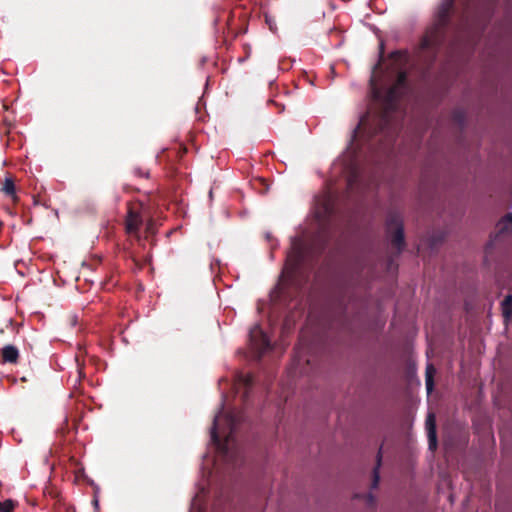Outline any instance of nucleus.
Here are the masks:
<instances>
[{"mask_svg": "<svg viewBox=\"0 0 512 512\" xmlns=\"http://www.w3.org/2000/svg\"><path fill=\"white\" fill-rule=\"evenodd\" d=\"M387 228L388 231L394 230L392 242L399 251L402 250L405 244V240L401 217L398 215L391 216L387 221Z\"/></svg>", "mask_w": 512, "mask_h": 512, "instance_id": "f257e3e1", "label": "nucleus"}, {"mask_svg": "<svg viewBox=\"0 0 512 512\" xmlns=\"http://www.w3.org/2000/svg\"><path fill=\"white\" fill-rule=\"evenodd\" d=\"M250 336L254 348L260 353L264 352L266 349L269 348L270 342L267 336L262 332V330L259 327H255L253 330H251Z\"/></svg>", "mask_w": 512, "mask_h": 512, "instance_id": "f03ea898", "label": "nucleus"}, {"mask_svg": "<svg viewBox=\"0 0 512 512\" xmlns=\"http://www.w3.org/2000/svg\"><path fill=\"white\" fill-rule=\"evenodd\" d=\"M425 427L428 436L429 449L434 450L437 446L436 417L433 413L427 415Z\"/></svg>", "mask_w": 512, "mask_h": 512, "instance_id": "7ed1b4c3", "label": "nucleus"}, {"mask_svg": "<svg viewBox=\"0 0 512 512\" xmlns=\"http://www.w3.org/2000/svg\"><path fill=\"white\" fill-rule=\"evenodd\" d=\"M141 217L138 213L129 210L127 219H126V229L129 233H135L138 231L141 225Z\"/></svg>", "mask_w": 512, "mask_h": 512, "instance_id": "20e7f679", "label": "nucleus"}, {"mask_svg": "<svg viewBox=\"0 0 512 512\" xmlns=\"http://www.w3.org/2000/svg\"><path fill=\"white\" fill-rule=\"evenodd\" d=\"M18 355V350L12 345H7L2 349V357L5 362H16Z\"/></svg>", "mask_w": 512, "mask_h": 512, "instance_id": "39448f33", "label": "nucleus"}, {"mask_svg": "<svg viewBox=\"0 0 512 512\" xmlns=\"http://www.w3.org/2000/svg\"><path fill=\"white\" fill-rule=\"evenodd\" d=\"M502 314L507 323L512 316V295H507L501 303Z\"/></svg>", "mask_w": 512, "mask_h": 512, "instance_id": "423d86ee", "label": "nucleus"}, {"mask_svg": "<svg viewBox=\"0 0 512 512\" xmlns=\"http://www.w3.org/2000/svg\"><path fill=\"white\" fill-rule=\"evenodd\" d=\"M435 374V367L432 364H428L426 367V389L428 394H430L433 391Z\"/></svg>", "mask_w": 512, "mask_h": 512, "instance_id": "0eeeda50", "label": "nucleus"}, {"mask_svg": "<svg viewBox=\"0 0 512 512\" xmlns=\"http://www.w3.org/2000/svg\"><path fill=\"white\" fill-rule=\"evenodd\" d=\"M219 419H220L219 416H216L215 419H214V423H213V426L211 428V438H212L214 443L218 444L221 447V449L225 450L226 449V445H228V443L230 441V436H227L225 444H223V445L220 444L219 435L217 433V425H218Z\"/></svg>", "mask_w": 512, "mask_h": 512, "instance_id": "6e6552de", "label": "nucleus"}, {"mask_svg": "<svg viewBox=\"0 0 512 512\" xmlns=\"http://www.w3.org/2000/svg\"><path fill=\"white\" fill-rule=\"evenodd\" d=\"M500 234H504L512 230V214H508L498 223Z\"/></svg>", "mask_w": 512, "mask_h": 512, "instance_id": "1a4fd4ad", "label": "nucleus"}, {"mask_svg": "<svg viewBox=\"0 0 512 512\" xmlns=\"http://www.w3.org/2000/svg\"><path fill=\"white\" fill-rule=\"evenodd\" d=\"M2 190L8 195H13L15 193V185L13 180L10 178H6L4 180Z\"/></svg>", "mask_w": 512, "mask_h": 512, "instance_id": "9d476101", "label": "nucleus"}, {"mask_svg": "<svg viewBox=\"0 0 512 512\" xmlns=\"http://www.w3.org/2000/svg\"><path fill=\"white\" fill-rule=\"evenodd\" d=\"M237 383L243 384L244 386L250 385L252 383V376L250 374H239L237 375Z\"/></svg>", "mask_w": 512, "mask_h": 512, "instance_id": "9b49d317", "label": "nucleus"}, {"mask_svg": "<svg viewBox=\"0 0 512 512\" xmlns=\"http://www.w3.org/2000/svg\"><path fill=\"white\" fill-rule=\"evenodd\" d=\"M14 509V504L11 500H5L0 502V512H12Z\"/></svg>", "mask_w": 512, "mask_h": 512, "instance_id": "f8f14e48", "label": "nucleus"}, {"mask_svg": "<svg viewBox=\"0 0 512 512\" xmlns=\"http://www.w3.org/2000/svg\"><path fill=\"white\" fill-rule=\"evenodd\" d=\"M380 463H381V455L379 453L378 454V464H377V466L374 469V479H373V487L374 488H376L378 486L379 479H380V476H379V466H380Z\"/></svg>", "mask_w": 512, "mask_h": 512, "instance_id": "ddd939ff", "label": "nucleus"}, {"mask_svg": "<svg viewBox=\"0 0 512 512\" xmlns=\"http://www.w3.org/2000/svg\"><path fill=\"white\" fill-rule=\"evenodd\" d=\"M135 173L140 177H148V172L142 171L140 169L135 170Z\"/></svg>", "mask_w": 512, "mask_h": 512, "instance_id": "4468645a", "label": "nucleus"}, {"mask_svg": "<svg viewBox=\"0 0 512 512\" xmlns=\"http://www.w3.org/2000/svg\"><path fill=\"white\" fill-rule=\"evenodd\" d=\"M404 79H405V75L404 74H400L399 75V80H398L399 84H401L404 81Z\"/></svg>", "mask_w": 512, "mask_h": 512, "instance_id": "2eb2a0df", "label": "nucleus"}, {"mask_svg": "<svg viewBox=\"0 0 512 512\" xmlns=\"http://www.w3.org/2000/svg\"><path fill=\"white\" fill-rule=\"evenodd\" d=\"M228 422H229V424H230V425H232L233 420H232L231 418H229V419H228Z\"/></svg>", "mask_w": 512, "mask_h": 512, "instance_id": "dca6fc26", "label": "nucleus"}]
</instances>
